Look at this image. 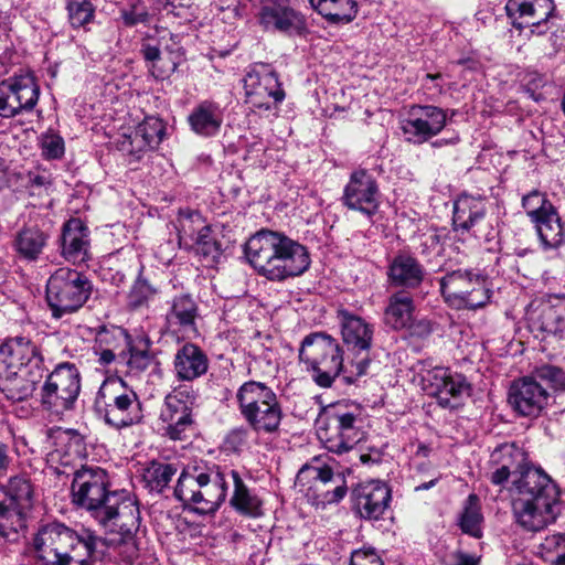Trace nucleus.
Masks as SVG:
<instances>
[{
    "label": "nucleus",
    "mask_w": 565,
    "mask_h": 565,
    "mask_svg": "<svg viewBox=\"0 0 565 565\" xmlns=\"http://www.w3.org/2000/svg\"><path fill=\"white\" fill-rule=\"evenodd\" d=\"M350 565H384L374 548L355 550L351 554Z\"/></svg>",
    "instance_id": "nucleus-64"
},
{
    "label": "nucleus",
    "mask_w": 565,
    "mask_h": 565,
    "mask_svg": "<svg viewBox=\"0 0 565 565\" xmlns=\"http://www.w3.org/2000/svg\"><path fill=\"white\" fill-rule=\"evenodd\" d=\"M3 492L9 502L29 510L32 507L33 486L24 475L14 476L3 487Z\"/></svg>",
    "instance_id": "nucleus-46"
},
{
    "label": "nucleus",
    "mask_w": 565,
    "mask_h": 565,
    "mask_svg": "<svg viewBox=\"0 0 565 565\" xmlns=\"http://www.w3.org/2000/svg\"><path fill=\"white\" fill-rule=\"evenodd\" d=\"M341 324V334L348 350L361 354L358 360L350 362V375L344 376L347 383L366 374L370 365L369 352L373 341L374 328L363 318L350 313L348 310L338 312Z\"/></svg>",
    "instance_id": "nucleus-14"
},
{
    "label": "nucleus",
    "mask_w": 565,
    "mask_h": 565,
    "mask_svg": "<svg viewBox=\"0 0 565 565\" xmlns=\"http://www.w3.org/2000/svg\"><path fill=\"white\" fill-rule=\"evenodd\" d=\"M392 499L390 487L380 480L358 484L352 491L353 507L363 519L379 520L388 509Z\"/></svg>",
    "instance_id": "nucleus-24"
},
{
    "label": "nucleus",
    "mask_w": 565,
    "mask_h": 565,
    "mask_svg": "<svg viewBox=\"0 0 565 565\" xmlns=\"http://www.w3.org/2000/svg\"><path fill=\"white\" fill-rule=\"evenodd\" d=\"M299 360L312 372V380L320 387H331L341 374L350 375V365L343 366V351L337 339L326 332H312L303 338Z\"/></svg>",
    "instance_id": "nucleus-7"
},
{
    "label": "nucleus",
    "mask_w": 565,
    "mask_h": 565,
    "mask_svg": "<svg viewBox=\"0 0 565 565\" xmlns=\"http://www.w3.org/2000/svg\"><path fill=\"white\" fill-rule=\"evenodd\" d=\"M67 22L72 29H84L95 20V6L90 0H66Z\"/></svg>",
    "instance_id": "nucleus-48"
},
{
    "label": "nucleus",
    "mask_w": 565,
    "mask_h": 565,
    "mask_svg": "<svg viewBox=\"0 0 565 565\" xmlns=\"http://www.w3.org/2000/svg\"><path fill=\"white\" fill-rule=\"evenodd\" d=\"M309 3L331 23L347 24L358 13L355 0H309Z\"/></svg>",
    "instance_id": "nucleus-43"
},
{
    "label": "nucleus",
    "mask_w": 565,
    "mask_h": 565,
    "mask_svg": "<svg viewBox=\"0 0 565 565\" xmlns=\"http://www.w3.org/2000/svg\"><path fill=\"white\" fill-rule=\"evenodd\" d=\"M540 246L544 252H554L565 245V222L557 209L533 222Z\"/></svg>",
    "instance_id": "nucleus-39"
},
{
    "label": "nucleus",
    "mask_w": 565,
    "mask_h": 565,
    "mask_svg": "<svg viewBox=\"0 0 565 565\" xmlns=\"http://www.w3.org/2000/svg\"><path fill=\"white\" fill-rule=\"evenodd\" d=\"M282 407L279 397L271 398L269 403L260 405L249 414H246L242 418L245 420L247 426L258 435H271L279 430L282 420Z\"/></svg>",
    "instance_id": "nucleus-38"
},
{
    "label": "nucleus",
    "mask_w": 565,
    "mask_h": 565,
    "mask_svg": "<svg viewBox=\"0 0 565 565\" xmlns=\"http://www.w3.org/2000/svg\"><path fill=\"white\" fill-rule=\"evenodd\" d=\"M141 53L145 60L151 63L150 71L156 78H166L177 70L178 62L174 60L172 61V64L167 67L159 66V62L162 60L159 42L157 44H152L150 40L145 41L141 44Z\"/></svg>",
    "instance_id": "nucleus-54"
},
{
    "label": "nucleus",
    "mask_w": 565,
    "mask_h": 565,
    "mask_svg": "<svg viewBox=\"0 0 565 565\" xmlns=\"http://www.w3.org/2000/svg\"><path fill=\"white\" fill-rule=\"evenodd\" d=\"M209 226L198 211L180 210L177 218L179 245L185 249L193 248L196 237Z\"/></svg>",
    "instance_id": "nucleus-44"
},
{
    "label": "nucleus",
    "mask_w": 565,
    "mask_h": 565,
    "mask_svg": "<svg viewBox=\"0 0 565 565\" xmlns=\"http://www.w3.org/2000/svg\"><path fill=\"white\" fill-rule=\"evenodd\" d=\"M415 303L413 297L405 291L392 294L384 309V323L393 330L407 329L413 324Z\"/></svg>",
    "instance_id": "nucleus-37"
},
{
    "label": "nucleus",
    "mask_w": 565,
    "mask_h": 565,
    "mask_svg": "<svg viewBox=\"0 0 565 565\" xmlns=\"http://www.w3.org/2000/svg\"><path fill=\"white\" fill-rule=\"evenodd\" d=\"M157 294L158 289L140 273L127 296V305L130 309L137 310L148 306L149 301L152 300Z\"/></svg>",
    "instance_id": "nucleus-52"
},
{
    "label": "nucleus",
    "mask_w": 565,
    "mask_h": 565,
    "mask_svg": "<svg viewBox=\"0 0 565 565\" xmlns=\"http://www.w3.org/2000/svg\"><path fill=\"white\" fill-rule=\"evenodd\" d=\"M51 439L54 447L51 456L64 466H70L86 456L85 438L75 429L56 428L52 430Z\"/></svg>",
    "instance_id": "nucleus-32"
},
{
    "label": "nucleus",
    "mask_w": 565,
    "mask_h": 565,
    "mask_svg": "<svg viewBox=\"0 0 565 565\" xmlns=\"http://www.w3.org/2000/svg\"><path fill=\"white\" fill-rule=\"evenodd\" d=\"M81 392V374L75 364L63 362L49 374L41 390V405L56 415L74 408Z\"/></svg>",
    "instance_id": "nucleus-12"
},
{
    "label": "nucleus",
    "mask_w": 565,
    "mask_h": 565,
    "mask_svg": "<svg viewBox=\"0 0 565 565\" xmlns=\"http://www.w3.org/2000/svg\"><path fill=\"white\" fill-rule=\"evenodd\" d=\"M258 22L266 31L302 35L307 30L305 15L279 0H256Z\"/></svg>",
    "instance_id": "nucleus-21"
},
{
    "label": "nucleus",
    "mask_w": 565,
    "mask_h": 565,
    "mask_svg": "<svg viewBox=\"0 0 565 565\" xmlns=\"http://www.w3.org/2000/svg\"><path fill=\"white\" fill-rule=\"evenodd\" d=\"M109 473L98 466H82L74 472L71 484V502L85 510L89 516L117 490H111Z\"/></svg>",
    "instance_id": "nucleus-13"
},
{
    "label": "nucleus",
    "mask_w": 565,
    "mask_h": 565,
    "mask_svg": "<svg viewBox=\"0 0 565 565\" xmlns=\"http://www.w3.org/2000/svg\"><path fill=\"white\" fill-rule=\"evenodd\" d=\"M519 494L512 502L515 522L523 530L539 532L554 523L561 511L559 491L542 469H531L514 479Z\"/></svg>",
    "instance_id": "nucleus-3"
},
{
    "label": "nucleus",
    "mask_w": 565,
    "mask_h": 565,
    "mask_svg": "<svg viewBox=\"0 0 565 565\" xmlns=\"http://www.w3.org/2000/svg\"><path fill=\"white\" fill-rule=\"evenodd\" d=\"M92 519L105 533L118 534L120 543L132 541L141 523L137 500L122 490L111 493Z\"/></svg>",
    "instance_id": "nucleus-10"
},
{
    "label": "nucleus",
    "mask_w": 565,
    "mask_h": 565,
    "mask_svg": "<svg viewBox=\"0 0 565 565\" xmlns=\"http://www.w3.org/2000/svg\"><path fill=\"white\" fill-rule=\"evenodd\" d=\"M159 419L162 423L163 435L172 440H183L186 431L194 425L193 411L163 402Z\"/></svg>",
    "instance_id": "nucleus-36"
},
{
    "label": "nucleus",
    "mask_w": 565,
    "mask_h": 565,
    "mask_svg": "<svg viewBox=\"0 0 565 565\" xmlns=\"http://www.w3.org/2000/svg\"><path fill=\"white\" fill-rule=\"evenodd\" d=\"M243 82L246 103L253 108L270 110L285 99V90L274 71H250Z\"/></svg>",
    "instance_id": "nucleus-22"
},
{
    "label": "nucleus",
    "mask_w": 565,
    "mask_h": 565,
    "mask_svg": "<svg viewBox=\"0 0 565 565\" xmlns=\"http://www.w3.org/2000/svg\"><path fill=\"white\" fill-rule=\"evenodd\" d=\"M233 491L230 497V507L238 514L257 519L264 514L263 500L255 489H250L243 480L241 473L234 470L232 478Z\"/></svg>",
    "instance_id": "nucleus-33"
},
{
    "label": "nucleus",
    "mask_w": 565,
    "mask_h": 565,
    "mask_svg": "<svg viewBox=\"0 0 565 565\" xmlns=\"http://www.w3.org/2000/svg\"><path fill=\"white\" fill-rule=\"evenodd\" d=\"M490 465L494 468L490 481L495 486L504 484L511 476L522 475L531 469L525 451L515 444H502L498 446L490 456Z\"/></svg>",
    "instance_id": "nucleus-25"
},
{
    "label": "nucleus",
    "mask_w": 565,
    "mask_h": 565,
    "mask_svg": "<svg viewBox=\"0 0 565 565\" xmlns=\"http://www.w3.org/2000/svg\"><path fill=\"white\" fill-rule=\"evenodd\" d=\"M414 479L418 478V483L414 487L416 492L429 490L435 487L441 478V473L436 469H429L425 463H420L415 469Z\"/></svg>",
    "instance_id": "nucleus-60"
},
{
    "label": "nucleus",
    "mask_w": 565,
    "mask_h": 565,
    "mask_svg": "<svg viewBox=\"0 0 565 565\" xmlns=\"http://www.w3.org/2000/svg\"><path fill=\"white\" fill-rule=\"evenodd\" d=\"M447 113L433 105H412L402 120V130L408 142L422 145L443 131Z\"/></svg>",
    "instance_id": "nucleus-20"
},
{
    "label": "nucleus",
    "mask_w": 565,
    "mask_h": 565,
    "mask_svg": "<svg viewBox=\"0 0 565 565\" xmlns=\"http://www.w3.org/2000/svg\"><path fill=\"white\" fill-rule=\"evenodd\" d=\"M539 329L565 347V294L548 295L536 318Z\"/></svg>",
    "instance_id": "nucleus-29"
},
{
    "label": "nucleus",
    "mask_w": 565,
    "mask_h": 565,
    "mask_svg": "<svg viewBox=\"0 0 565 565\" xmlns=\"http://www.w3.org/2000/svg\"><path fill=\"white\" fill-rule=\"evenodd\" d=\"M44 373L45 369L2 370L0 371V392L9 401H25L33 395Z\"/></svg>",
    "instance_id": "nucleus-28"
},
{
    "label": "nucleus",
    "mask_w": 565,
    "mask_h": 565,
    "mask_svg": "<svg viewBox=\"0 0 565 565\" xmlns=\"http://www.w3.org/2000/svg\"><path fill=\"white\" fill-rule=\"evenodd\" d=\"M209 358L196 344L186 342L175 352L173 358V372L182 382H193L209 371Z\"/></svg>",
    "instance_id": "nucleus-30"
},
{
    "label": "nucleus",
    "mask_w": 565,
    "mask_h": 565,
    "mask_svg": "<svg viewBox=\"0 0 565 565\" xmlns=\"http://www.w3.org/2000/svg\"><path fill=\"white\" fill-rule=\"evenodd\" d=\"M522 206L532 223L550 213V210L556 209L546 194L539 190H533L524 195L522 198Z\"/></svg>",
    "instance_id": "nucleus-53"
},
{
    "label": "nucleus",
    "mask_w": 565,
    "mask_h": 565,
    "mask_svg": "<svg viewBox=\"0 0 565 565\" xmlns=\"http://www.w3.org/2000/svg\"><path fill=\"white\" fill-rule=\"evenodd\" d=\"M544 546L546 550L556 553V557L553 561L555 565H565V533H555L547 536Z\"/></svg>",
    "instance_id": "nucleus-63"
},
{
    "label": "nucleus",
    "mask_w": 565,
    "mask_h": 565,
    "mask_svg": "<svg viewBox=\"0 0 565 565\" xmlns=\"http://www.w3.org/2000/svg\"><path fill=\"white\" fill-rule=\"evenodd\" d=\"M25 511L17 504L0 502V535L8 537L24 527Z\"/></svg>",
    "instance_id": "nucleus-50"
},
{
    "label": "nucleus",
    "mask_w": 565,
    "mask_h": 565,
    "mask_svg": "<svg viewBox=\"0 0 565 565\" xmlns=\"http://www.w3.org/2000/svg\"><path fill=\"white\" fill-rule=\"evenodd\" d=\"M45 369L38 347L26 338L8 339L0 345V371Z\"/></svg>",
    "instance_id": "nucleus-26"
},
{
    "label": "nucleus",
    "mask_w": 565,
    "mask_h": 565,
    "mask_svg": "<svg viewBox=\"0 0 565 565\" xmlns=\"http://www.w3.org/2000/svg\"><path fill=\"white\" fill-rule=\"evenodd\" d=\"M318 436L330 452L341 455L352 450L365 439L361 409L345 402L329 405L320 420Z\"/></svg>",
    "instance_id": "nucleus-6"
},
{
    "label": "nucleus",
    "mask_w": 565,
    "mask_h": 565,
    "mask_svg": "<svg viewBox=\"0 0 565 565\" xmlns=\"http://www.w3.org/2000/svg\"><path fill=\"white\" fill-rule=\"evenodd\" d=\"M452 225L456 232L467 233L478 241H490L492 226L487 221L486 199L463 193L454 203Z\"/></svg>",
    "instance_id": "nucleus-17"
},
{
    "label": "nucleus",
    "mask_w": 565,
    "mask_h": 565,
    "mask_svg": "<svg viewBox=\"0 0 565 565\" xmlns=\"http://www.w3.org/2000/svg\"><path fill=\"white\" fill-rule=\"evenodd\" d=\"M244 252L257 273L273 281L299 276L310 266V256L303 245L269 230L253 235Z\"/></svg>",
    "instance_id": "nucleus-2"
},
{
    "label": "nucleus",
    "mask_w": 565,
    "mask_h": 565,
    "mask_svg": "<svg viewBox=\"0 0 565 565\" xmlns=\"http://www.w3.org/2000/svg\"><path fill=\"white\" fill-rule=\"evenodd\" d=\"M60 241L61 255L67 262L76 265L89 259V230L81 218L64 223Z\"/></svg>",
    "instance_id": "nucleus-27"
},
{
    "label": "nucleus",
    "mask_w": 565,
    "mask_h": 565,
    "mask_svg": "<svg viewBox=\"0 0 565 565\" xmlns=\"http://www.w3.org/2000/svg\"><path fill=\"white\" fill-rule=\"evenodd\" d=\"M422 388L444 408H457L463 396L470 394V384L460 374L446 367H434L420 373Z\"/></svg>",
    "instance_id": "nucleus-16"
},
{
    "label": "nucleus",
    "mask_w": 565,
    "mask_h": 565,
    "mask_svg": "<svg viewBox=\"0 0 565 565\" xmlns=\"http://www.w3.org/2000/svg\"><path fill=\"white\" fill-rule=\"evenodd\" d=\"M505 10L514 28L530 29L536 35L547 33L555 18L553 0H509Z\"/></svg>",
    "instance_id": "nucleus-19"
},
{
    "label": "nucleus",
    "mask_w": 565,
    "mask_h": 565,
    "mask_svg": "<svg viewBox=\"0 0 565 565\" xmlns=\"http://www.w3.org/2000/svg\"><path fill=\"white\" fill-rule=\"evenodd\" d=\"M178 472L175 463L152 461L145 470L143 479L151 491L161 492Z\"/></svg>",
    "instance_id": "nucleus-47"
},
{
    "label": "nucleus",
    "mask_w": 565,
    "mask_h": 565,
    "mask_svg": "<svg viewBox=\"0 0 565 565\" xmlns=\"http://www.w3.org/2000/svg\"><path fill=\"white\" fill-rule=\"evenodd\" d=\"M167 127L162 119L157 116H147L137 126L134 137H128L129 145L137 151L146 148L156 149L166 137ZM122 149L132 152L135 149H127L126 141L122 142Z\"/></svg>",
    "instance_id": "nucleus-40"
},
{
    "label": "nucleus",
    "mask_w": 565,
    "mask_h": 565,
    "mask_svg": "<svg viewBox=\"0 0 565 565\" xmlns=\"http://www.w3.org/2000/svg\"><path fill=\"white\" fill-rule=\"evenodd\" d=\"M193 248L207 263H216L222 255L221 243L212 235L211 226L196 237Z\"/></svg>",
    "instance_id": "nucleus-55"
},
{
    "label": "nucleus",
    "mask_w": 565,
    "mask_h": 565,
    "mask_svg": "<svg viewBox=\"0 0 565 565\" xmlns=\"http://www.w3.org/2000/svg\"><path fill=\"white\" fill-rule=\"evenodd\" d=\"M482 524L483 515L480 499L477 494L471 493L466 499L462 511L458 516V525L463 533L480 539L482 536Z\"/></svg>",
    "instance_id": "nucleus-45"
},
{
    "label": "nucleus",
    "mask_w": 565,
    "mask_h": 565,
    "mask_svg": "<svg viewBox=\"0 0 565 565\" xmlns=\"http://www.w3.org/2000/svg\"><path fill=\"white\" fill-rule=\"evenodd\" d=\"M47 235L38 226H25L14 236L12 246L17 255L28 262H35L42 254Z\"/></svg>",
    "instance_id": "nucleus-42"
},
{
    "label": "nucleus",
    "mask_w": 565,
    "mask_h": 565,
    "mask_svg": "<svg viewBox=\"0 0 565 565\" xmlns=\"http://www.w3.org/2000/svg\"><path fill=\"white\" fill-rule=\"evenodd\" d=\"M533 376L545 382L555 391H565V370L557 365H540L534 369Z\"/></svg>",
    "instance_id": "nucleus-56"
},
{
    "label": "nucleus",
    "mask_w": 565,
    "mask_h": 565,
    "mask_svg": "<svg viewBox=\"0 0 565 565\" xmlns=\"http://www.w3.org/2000/svg\"><path fill=\"white\" fill-rule=\"evenodd\" d=\"M199 316V307L189 294L177 295L169 302L166 324L172 331H193Z\"/></svg>",
    "instance_id": "nucleus-34"
},
{
    "label": "nucleus",
    "mask_w": 565,
    "mask_h": 565,
    "mask_svg": "<svg viewBox=\"0 0 565 565\" xmlns=\"http://www.w3.org/2000/svg\"><path fill=\"white\" fill-rule=\"evenodd\" d=\"M42 156L47 160H57L64 156V139L54 132L44 134L41 138Z\"/></svg>",
    "instance_id": "nucleus-58"
},
{
    "label": "nucleus",
    "mask_w": 565,
    "mask_h": 565,
    "mask_svg": "<svg viewBox=\"0 0 565 565\" xmlns=\"http://www.w3.org/2000/svg\"><path fill=\"white\" fill-rule=\"evenodd\" d=\"M198 396V390L192 385L180 384L166 395L164 401L193 411Z\"/></svg>",
    "instance_id": "nucleus-57"
},
{
    "label": "nucleus",
    "mask_w": 565,
    "mask_h": 565,
    "mask_svg": "<svg viewBox=\"0 0 565 565\" xmlns=\"http://www.w3.org/2000/svg\"><path fill=\"white\" fill-rule=\"evenodd\" d=\"M387 278L392 286L415 289L425 278V268L414 256L398 254L388 265Z\"/></svg>",
    "instance_id": "nucleus-31"
},
{
    "label": "nucleus",
    "mask_w": 565,
    "mask_h": 565,
    "mask_svg": "<svg viewBox=\"0 0 565 565\" xmlns=\"http://www.w3.org/2000/svg\"><path fill=\"white\" fill-rule=\"evenodd\" d=\"M252 429L248 427L239 426L228 431L225 437V445L232 451H241L247 447L250 439Z\"/></svg>",
    "instance_id": "nucleus-62"
},
{
    "label": "nucleus",
    "mask_w": 565,
    "mask_h": 565,
    "mask_svg": "<svg viewBox=\"0 0 565 565\" xmlns=\"http://www.w3.org/2000/svg\"><path fill=\"white\" fill-rule=\"evenodd\" d=\"M295 486L316 507L340 502L348 492L345 479L327 466L305 465L297 473Z\"/></svg>",
    "instance_id": "nucleus-11"
},
{
    "label": "nucleus",
    "mask_w": 565,
    "mask_h": 565,
    "mask_svg": "<svg viewBox=\"0 0 565 565\" xmlns=\"http://www.w3.org/2000/svg\"><path fill=\"white\" fill-rule=\"evenodd\" d=\"M278 395L264 382L249 380L244 382L235 393V401L241 416L252 413L255 408L269 403Z\"/></svg>",
    "instance_id": "nucleus-41"
},
{
    "label": "nucleus",
    "mask_w": 565,
    "mask_h": 565,
    "mask_svg": "<svg viewBox=\"0 0 565 565\" xmlns=\"http://www.w3.org/2000/svg\"><path fill=\"white\" fill-rule=\"evenodd\" d=\"M53 185L52 173L41 167L28 171L24 188L30 196L49 195Z\"/></svg>",
    "instance_id": "nucleus-51"
},
{
    "label": "nucleus",
    "mask_w": 565,
    "mask_h": 565,
    "mask_svg": "<svg viewBox=\"0 0 565 565\" xmlns=\"http://www.w3.org/2000/svg\"><path fill=\"white\" fill-rule=\"evenodd\" d=\"M235 469L215 463L189 466L179 476L175 498L199 514H214L225 502Z\"/></svg>",
    "instance_id": "nucleus-4"
},
{
    "label": "nucleus",
    "mask_w": 565,
    "mask_h": 565,
    "mask_svg": "<svg viewBox=\"0 0 565 565\" xmlns=\"http://www.w3.org/2000/svg\"><path fill=\"white\" fill-rule=\"evenodd\" d=\"M107 540L90 529L75 531L62 523H50L39 529L33 548L46 565H93L106 551Z\"/></svg>",
    "instance_id": "nucleus-1"
},
{
    "label": "nucleus",
    "mask_w": 565,
    "mask_h": 565,
    "mask_svg": "<svg viewBox=\"0 0 565 565\" xmlns=\"http://www.w3.org/2000/svg\"><path fill=\"white\" fill-rule=\"evenodd\" d=\"M39 96L40 87L35 77L30 73L3 79L0 83V117L13 118L31 111L35 107Z\"/></svg>",
    "instance_id": "nucleus-15"
},
{
    "label": "nucleus",
    "mask_w": 565,
    "mask_h": 565,
    "mask_svg": "<svg viewBox=\"0 0 565 565\" xmlns=\"http://www.w3.org/2000/svg\"><path fill=\"white\" fill-rule=\"evenodd\" d=\"M223 110L212 100L199 103L188 117L189 125L196 135L205 138L214 137L223 124Z\"/></svg>",
    "instance_id": "nucleus-35"
},
{
    "label": "nucleus",
    "mask_w": 565,
    "mask_h": 565,
    "mask_svg": "<svg viewBox=\"0 0 565 565\" xmlns=\"http://www.w3.org/2000/svg\"><path fill=\"white\" fill-rule=\"evenodd\" d=\"M120 18L126 26L132 28L138 24H149L151 17L142 3H134L120 11Z\"/></svg>",
    "instance_id": "nucleus-59"
},
{
    "label": "nucleus",
    "mask_w": 565,
    "mask_h": 565,
    "mask_svg": "<svg viewBox=\"0 0 565 565\" xmlns=\"http://www.w3.org/2000/svg\"><path fill=\"white\" fill-rule=\"evenodd\" d=\"M92 291L93 285L85 274L68 267L57 268L46 282V301L52 316L61 319L78 311Z\"/></svg>",
    "instance_id": "nucleus-8"
},
{
    "label": "nucleus",
    "mask_w": 565,
    "mask_h": 565,
    "mask_svg": "<svg viewBox=\"0 0 565 565\" xmlns=\"http://www.w3.org/2000/svg\"><path fill=\"white\" fill-rule=\"evenodd\" d=\"M151 340L148 335L138 337L134 343L129 345V359L127 365L129 372L138 374L146 371L152 360L153 355L150 353Z\"/></svg>",
    "instance_id": "nucleus-49"
},
{
    "label": "nucleus",
    "mask_w": 565,
    "mask_h": 565,
    "mask_svg": "<svg viewBox=\"0 0 565 565\" xmlns=\"http://www.w3.org/2000/svg\"><path fill=\"white\" fill-rule=\"evenodd\" d=\"M158 41L161 50L166 51L170 55V64H172L173 58L179 63L181 56L184 54L180 36L163 30L160 32Z\"/></svg>",
    "instance_id": "nucleus-61"
},
{
    "label": "nucleus",
    "mask_w": 565,
    "mask_h": 565,
    "mask_svg": "<svg viewBox=\"0 0 565 565\" xmlns=\"http://www.w3.org/2000/svg\"><path fill=\"white\" fill-rule=\"evenodd\" d=\"M550 393L534 376H524L510 386L508 402L520 416L537 417L547 406Z\"/></svg>",
    "instance_id": "nucleus-23"
},
{
    "label": "nucleus",
    "mask_w": 565,
    "mask_h": 565,
    "mask_svg": "<svg viewBox=\"0 0 565 565\" xmlns=\"http://www.w3.org/2000/svg\"><path fill=\"white\" fill-rule=\"evenodd\" d=\"M440 292L445 302L456 310H477L484 307L492 291L487 278L479 270L458 268L439 279Z\"/></svg>",
    "instance_id": "nucleus-9"
},
{
    "label": "nucleus",
    "mask_w": 565,
    "mask_h": 565,
    "mask_svg": "<svg viewBox=\"0 0 565 565\" xmlns=\"http://www.w3.org/2000/svg\"><path fill=\"white\" fill-rule=\"evenodd\" d=\"M94 408L108 426L117 430L139 425L145 417L138 394L121 379L103 382L96 394Z\"/></svg>",
    "instance_id": "nucleus-5"
},
{
    "label": "nucleus",
    "mask_w": 565,
    "mask_h": 565,
    "mask_svg": "<svg viewBox=\"0 0 565 565\" xmlns=\"http://www.w3.org/2000/svg\"><path fill=\"white\" fill-rule=\"evenodd\" d=\"M341 202L349 210L358 211L372 220L381 205L377 181L365 169L354 170L344 185Z\"/></svg>",
    "instance_id": "nucleus-18"
}]
</instances>
